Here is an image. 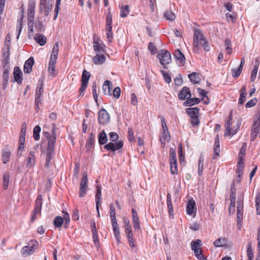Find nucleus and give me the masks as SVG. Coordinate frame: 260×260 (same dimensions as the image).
Returning <instances> with one entry per match:
<instances>
[{
  "instance_id": "052dcab7",
  "label": "nucleus",
  "mask_w": 260,
  "mask_h": 260,
  "mask_svg": "<svg viewBox=\"0 0 260 260\" xmlns=\"http://www.w3.org/2000/svg\"><path fill=\"white\" fill-rule=\"evenodd\" d=\"M161 73L162 74L165 81L168 83H170L171 81V77L170 76V75L167 72H165L162 70L161 71Z\"/></svg>"
},
{
  "instance_id": "6e6552de",
  "label": "nucleus",
  "mask_w": 260,
  "mask_h": 260,
  "mask_svg": "<svg viewBox=\"0 0 260 260\" xmlns=\"http://www.w3.org/2000/svg\"><path fill=\"white\" fill-rule=\"evenodd\" d=\"M36 6V4L35 0L29 1L27 13V23L29 25H30V23L34 21Z\"/></svg>"
},
{
  "instance_id": "7c9ffc66",
  "label": "nucleus",
  "mask_w": 260,
  "mask_h": 260,
  "mask_svg": "<svg viewBox=\"0 0 260 260\" xmlns=\"http://www.w3.org/2000/svg\"><path fill=\"white\" fill-rule=\"evenodd\" d=\"M10 177V173L8 172H6L3 175V188L4 190H6L8 189L9 184Z\"/></svg>"
},
{
  "instance_id": "a878e982",
  "label": "nucleus",
  "mask_w": 260,
  "mask_h": 260,
  "mask_svg": "<svg viewBox=\"0 0 260 260\" xmlns=\"http://www.w3.org/2000/svg\"><path fill=\"white\" fill-rule=\"evenodd\" d=\"M104 45L102 44H100L98 41H93V48L94 51L95 52L98 53H104L105 52V49L104 48Z\"/></svg>"
},
{
  "instance_id": "cd10ccee",
  "label": "nucleus",
  "mask_w": 260,
  "mask_h": 260,
  "mask_svg": "<svg viewBox=\"0 0 260 260\" xmlns=\"http://www.w3.org/2000/svg\"><path fill=\"white\" fill-rule=\"evenodd\" d=\"M244 158L241 157L240 159H239L238 162L236 173L238 175L239 177H240L241 175L242 174L244 168Z\"/></svg>"
},
{
  "instance_id": "b1692460",
  "label": "nucleus",
  "mask_w": 260,
  "mask_h": 260,
  "mask_svg": "<svg viewBox=\"0 0 260 260\" xmlns=\"http://www.w3.org/2000/svg\"><path fill=\"white\" fill-rule=\"evenodd\" d=\"M108 141V137L106 133L103 131L98 135V142L100 145L105 144Z\"/></svg>"
},
{
  "instance_id": "4d7b16f0",
  "label": "nucleus",
  "mask_w": 260,
  "mask_h": 260,
  "mask_svg": "<svg viewBox=\"0 0 260 260\" xmlns=\"http://www.w3.org/2000/svg\"><path fill=\"white\" fill-rule=\"evenodd\" d=\"M60 3L61 0H56L55 4V8L54 10L55 15L54 17V20H55L57 17Z\"/></svg>"
},
{
  "instance_id": "6e6d98bb",
  "label": "nucleus",
  "mask_w": 260,
  "mask_h": 260,
  "mask_svg": "<svg viewBox=\"0 0 260 260\" xmlns=\"http://www.w3.org/2000/svg\"><path fill=\"white\" fill-rule=\"evenodd\" d=\"M10 48L8 46L4 47L2 49V55L3 58L10 57Z\"/></svg>"
},
{
  "instance_id": "13d9d810",
  "label": "nucleus",
  "mask_w": 260,
  "mask_h": 260,
  "mask_svg": "<svg viewBox=\"0 0 260 260\" xmlns=\"http://www.w3.org/2000/svg\"><path fill=\"white\" fill-rule=\"evenodd\" d=\"M230 197V200L236 201V188L234 187V184L231 187Z\"/></svg>"
},
{
  "instance_id": "a19ab883",
  "label": "nucleus",
  "mask_w": 260,
  "mask_h": 260,
  "mask_svg": "<svg viewBox=\"0 0 260 260\" xmlns=\"http://www.w3.org/2000/svg\"><path fill=\"white\" fill-rule=\"evenodd\" d=\"M63 222V219L61 216H56L53 220V224L55 227L60 228L62 226Z\"/></svg>"
},
{
  "instance_id": "aec40b11",
  "label": "nucleus",
  "mask_w": 260,
  "mask_h": 260,
  "mask_svg": "<svg viewBox=\"0 0 260 260\" xmlns=\"http://www.w3.org/2000/svg\"><path fill=\"white\" fill-rule=\"evenodd\" d=\"M58 50H59L58 43L56 42L53 47L50 60H53V61H56L57 57H58Z\"/></svg>"
},
{
  "instance_id": "58836bf2",
  "label": "nucleus",
  "mask_w": 260,
  "mask_h": 260,
  "mask_svg": "<svg viewBox=\"0 0 260 260\" xmlns=\"http://www.w3.org/2000/svg\"><path fill=\"white\" fill-rule=\"evenodd\" d=\"M246 252H247V255L248 256V259H250V260H251V258H253L254 254H253L252 244H251V242H249L247 244V248Z\"/></svg>"
},
{
  "instance_id": "393cba45",
  "label": "nucleus",
  "mask_w": 260,
  "mask_h": 260,
  "mask_svg": "<svg viewBox=\"0 0 260 260\" xmlns=\"http://www.w3.org/2000/svg\"><path fill=\"white\" fill-rule=\"evenodd\" d=\"M176 60L179 61L180 63H183L185 61V58L183 54L179 49H177L173 54Z\"/></svg>"
},
{
  "instance_id": "774afa93",
  "label": "nucleus",
  "mask_w": 260,
  "mask_h": 260,
  "mask_svg": "<svg viewBox=\"0 0 260 260\" xmlns=\"http://www.w3.org/2000/svg\"><path fill=\"white\" fill-rule=\"evenodd\" d=\"M120 95V88L116 87L113 90V96L116 99H118Z\"/></svg>"
},
{
  "instance_id": "6ab92c4d",
  "label": "nucleus",
  "mask_w": 260,
  "mask_h": 260,
  "mask_svg": "<svg viewBox=\"0 0 260 260\" xmlns=\"http://www.w3.org/2000/svg\"><path fill=\"white\" fill-rule=\"evenodd\" d=\"M105 56L102 54H97L92 58V61L95 64H102L106 61Z\"/></svg>"
},
{
  "instance_id": "9b49d317",
  "label": "nucleus",
  "mask_w": 260,
  "mask_h": 260,
  "mask_svg": "<svg viewBox=\"0 0 260 260\" xmlns=\"http://www.w3.org/2000/svg\"><path fill=\"white\" fill-rule=\"evenodd\" d=\"M52 5H50L47 1L40 2V12H42L44 10V16L47 17L49 15V12L52 10Z\"/></svg>"
},
{
  "instance_id": "72a5a7b5",
  "label": "nucleus",
  "mask_w": 260,
  "mask_h": 260,
  "mask_svg": "<svg viewBox=\"0 0 260 260\" xmlns=\"http://www.w3.org/2000/svg\"><path fill=\"white\" fill-rule=\"evenodd\" d=\"M213 244L216 247H223L226 245L227 240L225 238H218L214 242Z\"/></svg>"
},
{
  "instance_id": "69168bd1",
  "label": "nucleus",
  "mask_w": 260,
  "mask_h": 260,
  "mask_svg": "<svg viewBox=\"0 0 260 260\" xmlns=\"http://www.w3.org/2000/svg\"><path fill=\"white\" fill-rule=\"evenodd\" d=\"M63 213H65V215H64L63 218V220H64L65 221L64 227L65 228H67L68 227L70 221V215L68 213H65L64 212H63Z\"/></svg>"
},
{
  "instance_id": "a211bd4d",
  "label": "nucleus",
  "mask_w": 260,
  "mask_h": 260,
  "mask_svg": "<svg viewBox=\"0 0 260 260\" xmlns=\"http://www.w3.org/2000/svg\"><path fill=\"white\" fill-rule=\"evenodd\" d=\"M11 152L9 148H6L2 150V157L3 163L6 164L10 161Z\"/></svg>"
},
{
  "instance_id": "ea45409f",
  "label": "nucleus",
  "mask_w": 260,
  "mask_h": 260,
  "mask_svg": "<svg viewBox=\"0 0 260 260\" xmlns=\"http://www.w3.org/2000/svg\"><path fill=\"white\" fill-rule=\"evenodd\" d=\"M56 61L53 60H49L48 72L51 76H54L55 73V67Z\"/></svg>"
},
{
  "instance_id": "dca6fc26",
  "label": "nucleus",
  "mask_w": 260,
  "mask_h": 260,
  "mask_svg": "<svg viewBox=\"0 0 260 260\" xmlns=\"http://www.w3.org/2000/svg\"><path fill=\"white\" fill-rule=\"evenodd\" d=\"M44 93L43 83H41L40 86H38L36 90V98L35 102L37 103H41L42 100V96Z\"/></svg>"
},
{
  "instance_id": "338daca9",
  "label": "nucleus",
  "mask_w": 260,
  "mask_h": 260,
  "mask_svg": "<svg viewBox=\"0 0 260 260\" xmlns=\"http://www.w3.org/2000/svg\"><path fill=\"white\" fill-rule=\"evenodd\" d=\"M112 15L110 12H108L106 17V25H112Z\"/></svg>"
},
{
  "instance_id": "4be33fe9",
  "label": "nucleus",
  "mask_w": 260,
  "mask_h": 260,
  "mask_svg": "<svg viewBox=\"0 0 260 260\" xmlns=\"http://www.w3.org/2000/svg\"><path fill=\"white\" fill-rule=\"evenodd\" d=\"M112 83L111 81L109 80H106L104 83L103 86V90L104 93L107 95H111L112 94L111 93V86Z\"/></svg>"
},
{
  "instance_id": "f3484780",
  "label": "nucleus",
  "mask_w": 260,
  "mask_h": 260,
  "mask_svg": "<svg viewBox=\"0 0 260 260\" xmlns=\"http://www.w3.org/2000/svg\"><path fill=\"white\" fill-rule=\"evenodd\" d=\"M196 203L192 199L188 201L186 206V212L187 214L191 215L196 212L195 208Z\"/></svg>"
},
{
  "instance_id": "bb28decb",
  "label": "nucleus",
  "mask_w": 260,
  "mask_h": 260,
  "mask_svg": "<svg viewBox=\"0 0 260 260\" xmlns=\"http://www.w3.org/2000/svg\"><path fill=\"white\" fill-rule=\"evenodd\" d=\"M199 109L197 107L188 108L186 109V112L188 116L190 117H195L198 116Z\"/></svg>"
},
{
  "instance_id": "864d4df0",
  "label": "nucleus",
  "mask_w": 260,
  "mask_h": 260,
  "mask_svg": "<svg viewBox=\"0 0 260 260\" xmlns=\"http://www.w3.org/2000/svg\"><path fill=\"white\" fill-rule=\"evenodd\" d=\"M35 26L39 32H42L45 29L43 24L40 21H36L35 22Z\"/></svg>"
},
{
  "instance_id": "20e7f679",
  "label": "nucleus",
  "mask_w": 260,
  "mask_h": 260,
  "mask_svg": "<svg viewBox=\"0 0 260 260\" xmlns=\"http://www.w3.org/2000/svg\"><path fill=\"white\" fill-rule=\"evenodd\" d=\"M202 245V241L197 239L191 243V249L194 251V255L199 260H207L202 253V249L200 247Z\"/></svg>"
},
{
  "instance_id": "c756f323",
  "label": "nucleus",
  "mask_w": 260,
  "mask_h": 260,
  "mask_svg": "<svg viewBox=\"0 0 260 260\" xmlns=\"http://www.w3.org/2000/svg\"><path fill=\"white\" fill-rule=\"evenodd\" d=\"M259 67V61L258 59L255 60V64L253 66V70L252 71L250 80L251 82H254L257 75V70Z\"/></svg>"
},
{
  "instance_id": "8fccbe9b",
  "label": "nucleus",
  "mask_w": 260,
  "mask_h": 260,
  "mask_svg": "<svg viewBox=\"0 0 260 260\" xmlns=\"http://www.w3.org/2000/svg\"><path fill=\"white\" fill-rule=\"evenodd\" d=\"M224 45L225 46V49L228 54H231L232 53V49L231 47V42L229 39H226L225 40Z\"/></svg>"
},
{
  "instance_id": "bf43d9fd",
  "label": "nucleus",
  "mask_w": 260,
  "mask_h": 260,
  "mask_svg": "<svg viewBox=\"0 0 260 260\" xmlns=\"http://www.w3.org/2000/svg\"><path fill=\"white\" fill-rule=\"evenodd\" d=\"M236 201L231 200V203L229 208V212L230 214H233L235 212Z\"/></svg>"
},
{
  "instance_id": "49530a36",
  "label": "nucleus",
  "mask_w": 260,
  "mask_h": 260,
  "mask_svg": "<svg viewBox=\"0 0 260 260\" xmlns=\"http://www.w3.org/2000/svg\"><path fill=\"white\" fill-rule=\"evenodd\" d=\"M10 57L3 58L2 59L3 67L4 70H10Z\"/></svg>"
},
{
  "instance_id": "603ef678",
  "label": "nucleus",
  "mask_w": 260,
  "mask_h": 260,
  "mask_svg": "<svg viewBox=\"0 0 260 260\" xmlns=\"http://www.w3.org/2000/svg\"><path fill=\"white\" fill-rule=\"evenodd\" d=\"M133 227L135 230H139L140 228L139 218V217L133 218Z\"/></svg>"
},
{
  "instance_id": "f8f14e48",
  "label": "nucleus",
  "mask_w": 260,
  "mask_h": 260,
  "mask_svg": "<svg viewBox=\"0 0 260 260\" xmlns=\"http://www.w3.org/2000/svg\"><path fill=\"white\" fill-rule=\"evenodd\" d=\"M36 164V155L34 151H30L27 156L26 159V167L28 168H33Z\"/></svg>"
},
{
  "instance_id": "e2e57ef3",
  "label": "nucleus",
  "mask_w": 260,
  "mask_h": 260,
  "mask_svg": "<svg viewBox=\"0 0 260 260\" xmlns=\"http://www.w3.org/2000/svg\"><path fill=\"white\" fill-rule=\"evenodd\" d=\"M110 140L111 141H116L118 140L119 136L115 132H111L109 133Z\"/></svg>"
},
{
  "instance_id": "2f4dec72",
  "label": "nucleus",
  "mask_w": 260,
  "mask_h": 260,
  "mask_svg": "<svg viewBox=\"0 0 260 260\" xmlns=\"http://www.w3.org/2000/svg\"><path fill=\"white\" fill-rule=\"evenodd\" d=\"M188 78L190 81L194 84L199 83L200 81L199 74L196 72H193L188 75Z\"/></svg>"
},
{
  "instance_id": "f257e3e1",
  "label": "nucleus",
  "mask_w": 260,
  "mask_h": 260,
  "mask_svg": "<svg viewBox=\"0 0 260 260\" xmlns=\"http://www.w3.org/2000/svg\"><path fill=\"white\" fill-rule=\"evenodd\" d=\"M156 57L159 59L160 63L165 69L167 68L166 65L169 64L172 61L171 53L167 50H159Z\"/></svg>"
},
{
  "instance_id": "5fc2aeb1",
  "label": "nucleus",
  "mask_w": 260,
  "mask_h": 260,
  "mask_svg": "<svg viewBox=\"0 0 260 260\" xmlns=\"http://www.w3.org/2000/svg\"><path fill=\"white\" fill-rule=\"evenodd\" d=\"M94 140H95V136L93 134V133H91L89 135L88 139V140L87 141L86 146L87 147H89V146H92L94 142Z\"/></svg>"
},
{
  "instance_id": "a18cd8bd",
  "label": "nucleus",
  "mask_w": 260,
  "mask_h": 260,
  "mask_svg": "<svg viewBox=\"0 0 260 260\" xmlns=\"http://www.w3.org/2000/svg\"><path fill=\"white\" fill-rule=\"evenodd\" d=\"M110 216L111 221L116 220L115 208L112 204L110 205Z\"/></svg>"
},
{
  "instance_id": "4468645a",
  "label": "nucleus",
  "mask_w": 260,
  "mask_h": 260,
  "mask_svg": "<svg viewBox=\"0 0 260 260\" xmlns=\"http://www.w3.org/2000/svg\"><path fill=\"white\" fill-rule=\"evenodd\" d=\"M34 64V59L32 57H29L25 62L23 71L25 73L29 74L32 71V68Z\"/></svg>"
},
{
  "instance_id": "680f3d73",
  "label": "nucleus",
  "mask_w": 260,
  "mask_h": 260,
  "mask_svg": "<svg viewBox=\"0 0 260 260\" xmlns=\"http://www.w3.org/2000/svg\"><path fill=\"white\" fill-rule=\"evenodd\" d=\"M257 102V100L256 98H253V99H251V100H250L249 101H248L246 104L245 106L247 108L252 107L253 106H254V105H256Z\"/></svg>"
},
{
  "instance_id": "473e14b6",
  "label": "nucleus",
  "mask_w": 260,
  "mask_h": 260,
  "mask_svg": "<svg viewBox=\"0 0 260 260\" xmlns=\"http://www.w3.org/2000/svg\"><path fill=\"white\" fill-rule=\"evenodd\" d=\"M200 100L197 98H188L184 103V105L186 107H190L199 103Z\"/></svg>"
},
{
  "instance_id": "4c0bfd02",
  "label": "nucleus",
  "mask_w": 260,
  "mask_h": 260,
  "mask_svg": "<svg viewBox=\"0 0 260 260\" xmlns=\"http://www.w3.org/2000/svg\"><path fill=\"white\" fill-rule=\"evenodd\" d=\"M90 74L88 72H87V71L84 70L83 71L82 75V79H81L82 83L87 84L88 83V81L90 78Z\"/></svg>"
},
{
  "instance_id": "09e8293b",
  "label": "nucleus",
  "mask_w": 260,
  "mask_h": 260,
  "mask_svg": "<svg viewBox=\"0 0 260 260\" xmlns=\"http://www.w3.org/2000/svg\"><path fill=\"white\" fill-rule=\"evenodd\" d=\"M42 196L41 194H38L36 200L35 208L42 209Z\"/></svg>"
},
{
  "instance_id": "f704fd0d",
  "label": "nucleus",
  "mask_w": 260,
  "mask_h": 260,
  "mask_svg": "<svg viewBox=\"0 0 260 260\" xmlns=\"http://www.w3.org/2000/svg\"><path fill=\"white\" fill-rule=\"evenodd\" d=\"M10 70H4L3 78V89H5L7 87V84L9 81V75Z\"/></svg>"
},
{
  "instance_id": "1a4fd4ad",
  "label": "nucleus",
  "mask_w": 260,
  "mask_h": 260,
  "mask_svg": "<svg viewBox=\"0 0 260 260\" xmlns=\"http://www.w3.org/2000/svg\"><path fill=\"white\" fill-rule=\"evenodd\" d=\"M110 116L107 111L104 109H101L99 112L98 121L102 124H106L110 121Z\"/></svg>"
},
{
  "instance_id": "412c9836",
  "label": "nucleus",
  "mask_w": 260,
  "mask_h": 260,
  "mask_svg": "<svg viewBox=\"0 0 260 260\" xmlns=\"http://www.w3.org/2000/svg\"><path fill=\"white\" fill-rule=\"evenodd\" d=\"M101 186L98 185L96 186V190L95 194V203H96V210H98L99 208V204L101 202L102 192H101Z\"/></svg>"
},
{
  "instance_id": "3c124183",
  "label": "nucleus",
  "mask_w": 260,
  "mask_h": 260,
  "mask_svg": "<svg viewBox=\"0 0 260 260\" xmlns=\"http://www.w3.org/2000/svg\"><path fill=\"white\" fill-rule=\"evenodd\" d=\"M48 140V142L47 148L54 149L55 144L56 142V138L54 137V136H53V137L49 136V138Z\"/></svg>"
},
{
  "instance_id": "0e129e2a",
  "label": "nucleus",
  "mask_w": 260,
  "mask_h": 260,
  "mask_svg": "<svg viewBox=\"0 0 260 260\" xmlns=\"http://www.w3.org/2000/svg\"><path fill=\"white\" fill-rule=\"evenodd\" d=\"M243 210H237V223H240L243 219Z\"/></svg>"
},
{
  "instance_id": "39448f33",
  "label": "nucleus",
  "mask_w": 260,
  "mask_h": 260,
  "mask_svg": "<svg viewBox=\"0 0 260 260\" xmlns=\"http://www.w3.org/2000/svg\"><path fill=\"white\" fill-rule=\"evenodd\" d=\"M170 170L172 174H178L177 169V162L176 155V151L174 148H170Z\"/></svg>"
},
{
  "instance_id": "de8ad7c7",
  "label": "nucleus",
  "mask_w": 260,
  "mask_h": 260,
  "mask_svg": "<svg viewBox=\"0 0 260 260\" xmlns=\"http://www.w3.org/2000/svg\"><path fill=\"white\" fill-rule=\"evenodd\" d=\"M247 145L245 143H243L238 155L239 159H240V157H242V158H244V157L246 154V150Z\"/></svg>"
},
{
  "instance_id": "2eb2a0df",
  "label": "nucleus",
  "mask_w": 260,
  "mask_h": 260,
  "mask_svg": "<svg viewBox=\"0 0 260 260\" xmlns=\"http://www.w3.org/2000/svg\"><path fill=\"white\" fill-rule=\"evenodd\" d=\"M13 75L16 81L19 84H21L22 82V73L21 69L18 67H15L14 69Z\"/></svg>"
},
{
  "instance_id": "c9c22d12",
  "label": "nucleus",
  "mask_w": 260,
  "mask_h": 260,
  "mask_svg": "<svg viewBox=\"0 0 260 260\" xmlns=\"http://www.w3.org/2000/svg\"><path fill=\"white\" fill-rule=\"evenodd\" d=\"M164 17L168 20L173 21L176 18V16L171 10H167L164 14Z\"/></svg>"
},
{
  "instance_id": "c85d7f7f",
  "label": "nucleus",
  "mask_w": 260,
  "mask_h": 260,
  "mask_svg": "<svg viewBox=\"0 0 260 260\" xmlns=\"http://www.w3.org/2000/svg\"><path fill=\"white\" fill-rule=\"evenodd\" d=\"M167 206L168 209L169 211V215L170 216L173 215L174 210L172 205V202L171 200V196L170 193H168L167 196Z\"/></svg>"
},
{
  "instance_id": "37998d69",
  "label": "nucleus",
  "mask_w": 260,
  "mask_h": 260,
  "mask_svg": "<svg viewBox=\"0 0 260 260\" xmlns=\"http://www.w3.org/2000/svg\"><path fill=\"white\" fill-rule=\"evenodd\" d=\"M203 166H204V158L202 156H201L199 160V165H198V174L200 176H201L203 174Z\"/></svg>"
},
{
  "instance_id": "ddd939ff",
  "label": "nucleus",
  "mask_w": 260,
  "mask_h": 260,
  "mask_svg": "<svg viewBox=\"0 0 260 260\" xmlns=\"http://www.w3.org/2000/svg\"><path fill=\"white\" fill-rule=\"evenodd\" d=\"M191 96V94L189 88L186 86L182 88L178 94V98L181 100H184L185 99L187 100Z\"/></svg>"
},
{
  "instance_id": "79ce46f5",
  "label": "nucleus",
  "mask_w": 260,
  "mask_h": 260,
  "mask_svg": "<svg viewBox=\"0 0 260 260\" xmlns=\"http://www.w3.org/2000/svg\"><path fill=\"white\" fill-rule=\"evenodd\" d=\"M111 223L115 237H118V235H120V232L117 220L111 221Z\"/></svg>"
},
{
  "instance_id": "9d476101",
  "label": "nucleus",
  "mask_w": 260,
  "mask_h": 260,
  "mask_svg": "<svg viewBox=\"0 0 260 260\" xmlns=\"http://www.w3.org/2000/svg\"><path fill=\"white\" fill-rule=\"evenodd\" d=\"M123 146V142L122 141H116L115 143L110 142L105 145L104 148L108 151L114 152L121 149Z\"/></svg>"
},
{
  "instance_id": "c03bdc74",
  "label": "nucleus",
  "mask_w": 260,
  "mask_h": 260,
  "mask_svg": "<svg viewBox=\"0 0 260 260\" xmlns=\"http://www.w3.org/2000/svg\"><path fill=\"white\" fill-rule=\"evenodd\" d=\"M41 132V127L39 125L36 126L33 130V137L35 140L40 139V133Z\"/></svg>"
},
{
  "instance_id": "f03ea898",
  "label": "nucleus",
  "mask_w": 260,
  "mask_h": 260,
  "mask_svg": "<svg viewBox=\"0 0 260 260\" xmlns=\"http://www.w3.org/2000/svg\"><path fill=\"white\" fill-rule=\"evenodd\" d=\"M205 39L201 29L197 28L193 29V46L194 52H198L199 46L202 44V42L204 41Z\"/></svg>"
},
{
  "instance_id": "5701e85b",
  "label": "nucleus",
  "mask_w": 260,
  "mask_h": 260,
  "mask_svg": "<svg viewBox=\"0 0 260 260\" xmlns=\"http://www.w3.org/2000/svg\"><path fill=\"white\" fill-rule=\"evenodd\" d=\"M34 39L37 43L39 44L41 46H44L46 43V38L45 36L37 34L34 37Z\"/></svg>"
},
{
  "instance_id": "423d86ee",
  "label": "nucleus",
  "mask_w": 260,
  "mask_h": 260,
  "mask_svg": "<svg viewBox=\"0 0 260 260\" xmlns=\"http://www.w3.org/2000/svg\"><path fill=\"white\" fill-rule=\"evenodd\" d=\"M160 120L161 122L162 133L161 136L160 137V140L161 145H163L162 147H164L166 141H170L171 136L170 135L167 125L166 123L165 120L162 116L160 117Z\"/></svg>"
},
{
  "instance_id": "e433bc0d",
  "label": "nucleus",
  "mask_w": 260,
  "mask_h": 260,
  "mask_svg": "<svg viewBox=\"0 0 260 260\" xmlns=\"http://www.w3.org/2000/svg\"><path fill=\"white\" fill-rule=\"evenodd\" d=\"M129 13V6L125 5L120 7V16L121 17H126Z\"/></svg>"
},
{
  "instance_id": "0eeeda50",
  "label": "nucleus",
  "mask_w": 260,
  "mask_h": 260,
  "mask_svg": "<svg viewBox=\"0 0 260 260\" xmlns=\"http://www.w3.org/2000/svg\"><path fill=\"white\" fill-rule=\"evenodd\" d=\"M88 177L87 173L84 172L82 174V178L80 184L79 197H83L86 194L87 188Z\"/></svg>"
},
{
  "instance_id": "7ed1b4c3",
  "label": "nucleus",
  "mask_w": 260,
  "mask_h": 260,
  "mask_svg": "<svg viewBox=\"0 0 260 260\" xmlns=\"http://www.w3.org/2000/svg\"><path fill=\"white\" fill-rule=\"evenodd\" d=\"M232 114H231L229 117V120L225 123V132L224 133V136H233L237 133L239 129L241 123L240 122L237 123L236 126H233L232 128Z\"/></svg>"
}]
</instances>
